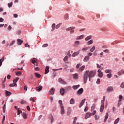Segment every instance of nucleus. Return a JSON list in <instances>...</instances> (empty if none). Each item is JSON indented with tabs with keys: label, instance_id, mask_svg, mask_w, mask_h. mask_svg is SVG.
Returning <instances> with one entry per match:
<instances>
[{
	"label": "nucleus",
	"instance_id": "obj_1",
	"mask_svg": "<svg viewBox=\"0 0 124 124\" xmlns=\"http://www.w3.org/2000/svg\"><path fill=\"white\" fill-rule=\"evenodd\" d=\"M96 74V73H95V71H90L89 72V71H86L83 75V82L84 84L87 83L88 77L89 81H91V80H92V78H93V77L95 76Z\"/></svg>",
	"mask_w": 124,
	"mask_h": 124
},
{
	"label": "nucleus",
	"instance_id": "obj_2",
	"mask_svg": "<svg viewBox=\"0 0 124 124\" xmlns=\"http://www.w3.org/2000/svg\"><path fill=\"white\" fill-rule=\"evenodd\" d=\"M83 92H84V89H83V88H80L79 90H78L77 91V94L78 95H81V94H82V93H83Z\"/></svg>",
	"mask_w": 124,
	"mask_h": 124
},
{
	"label": "nucleus",
	"instance_id": "obj_3",
	"mask_svg": "<svg viewBox=\"0 0 124 124\" xmlns=\"http://www.w3.org/2000/svg\"><path fill=\"white\" fill-rule=\"evenodd\" d=\"M92 117V114L90 112H87L85 116V120H87V119H89V118H91Z\"/></svg>",
	"mask_w": 124,
	"mask_h": 124
},
{
	"label": "nucleus",
	"instance_id": "obj_4",
	"mask_svg": "<svg viewBox=\"0 0 124 124\" xmlns=\"http://www.w3.org/2000/svg\"><path fill=\"white\" fill-rule=\"evenodd\" d=\"M55 93V88H52L49 91L48 93V94H50V95H52Z\"/></svg>",
	"mask_w": 124,
	"mask_h": 124
},
{
	"label": "nucleus",
	"instance_id": "obj_5",
	"mask_svg": "<svg viewBox=\"0 0 124 124\" xmlns=\"http://www.w3.org/2000/svg\"><path fill=\"white\" fill-rule=\"evenodd\" d=\"M113 91H114V88L112 86H109L107 89V92H108L109 93L113 92Z\"/></svg>",
	"mask_w": 124,
	"mask_h": 124
},
{
	"label": "nucleus",
	"instance_id": "obj_6",
	"mask_svg": "<svg viewBox=\"0 0 124 124\" xmlns=\"http://www.w3.org/2000/svg\"><path fill=\"white\" fill-rule=\"evenodd\" d=\"M80 50H78V51L77 52H75L74 53H73L72 54V57L73 58H75V57H76V56H78V55H79V54H80Z\"/></svg>",
	"mask_w": 124,
	"mask_h": 124
},
{
	"label": "nucleus",
	"instance_id": "obj_7",
	"mask_svg": "<svg viewBox=\"0 0 124 124\" xmlns=\"http://www.w3.org/2000/svg\"><path fill=\"white\" fill-rule=\"evenodd\" d=\"M61 115H63L64 114L65 111H64V108L63 107V105H62L61 107Z\"/></svg>",
	"mask_w": 124,
	"mask_h": 124
},
{
	"label": "nucleus",
	"instance_id": "obj_8",
	"mask_svg": "<svg viewBox=\"0 0 124 124\" xmlns=\"http://www.w3.org/2000/svg\"><path fill=\"white\" fill-rule=\"evenodd\" d=\"M59 81L61 84L63 85H66V82L64 81V80H62V78H60L59 79Z\"/></svg>",
	"mask_w": 124,
	"mask_h": 124
},
{
	"label": "nucleus",
	"instance_id": "obj_9",
	"mask_svg": "<svg viewBox=\"0 0 124 124\" xmlns=\"http://www.w3.org/2000/svg\"><path fill=\"white\" fill-rule=\"evenodd\" d=\"M49 119L50 120L51 124H53V123H54V117L53 116V115L50 114V115H49Z\"/></svg>",
	"mask_w": 124,
	"mask_h": 124
},
{
	"label": "nucleus",
	"instance_id": "obj_10",
	"mask_svg": "<svg viewBox=\"0 0 124 124\" xmlns=\"http://www.w3.org/2000/svg\"><path fill=\"white\" fill-rule=\"evenodd\" d=\"M85 101H86L85 99H83L81 101L80 103L79 104V108H81L82 107V106H83V105L84 104V103H85Z\"/></svg>",
	"mask_w": 124,
	"mask_h": 124
},
{
	"label": "nucleus",
	"instance_id": "obj_11",
	"mask_svg": "<svg viewBox=\"0 0 124 124\" xmlns=\"http://www.w3.org/2000/svg\"><path fill=\"white\" fill-rule=\"evenodd\" d=\"M85 67H86L85 66V65H83L82 66L79 68V69L78 70V72H82V71H83V70L85 69Z\"/></svg>",
	"mask_w": 124,
	"mask_h": 124
},
{
	"label": "nucleus",
	"instance_id": "obj_12",
	"mask_svg": "<svg viewBox=\"0 0 124 124\" xmlns=\"http://www.w3.org/2000/svg\"><path fill=\"white\" fill-rule=\"evenodd\" d=\"M89 60L90 57L88 56H86L83 59V62H88Z\"/></svg>",
	"mask_w": 124,
	"mask_h": 124
},
{
	"label": "nucleus",
	"instance_id": "obj_13",
	"mask_svg": "<svg viewBox=\"0 0 124 124\" xmlns=\"http://www.w3.org/2000/svg\"><path fill=\"white\" fill-rule=\"evenodd\" d=\"M108 117H109V114H108V112H107L106 113L105 117V119L104 120V123H106V122L107 121V119H108Z\"/></svg>",
	"mask_w": 124,
	"mask_h": 124
},
{
	"label": "nucleus",
	"instance_id": "obj_14",
	"mask_svg": "<svg viewBox=\"0 0 124 124\" xmlns=\"http://www.w3.org/2000/svg\"><path fill=\"white\" fill-rule=\"evenodd\" d=\"M49 69H50V67L49 66H46V69H45V74H47V73H48Z\"/></svg>",
	"mask_w": 124,
	"mask_h": 124
},
{
	"label": "nucleus",
	"instance_id": "obj_15",
	"mask_svg": "<svg viewBox=\"0 0 124 124\" xmlns=\"http://www.w3.org/2000/svg\"><path fill=\"white\" fill-rule=\"evenodd\" d=\"M73 78L77 80V79H78L79 78V76H78V74H74L73 75Z\"/></svg>",
	"mask_w": 124,
	"mask_h": 124
},
{
	"label": "nucleus",
	"instance_id": "obj_16",
	"mask_svg": "<svg viewBox=\"0 0 124 124\" xmlns=\"http://www.w3.org/2000/svg\"><path fill=\"white\" fill-rule=\"evenodd\" d=\"M60 93L61 95H64V89L61 88L60 89Z\"/></svg>",
	"mask_w": 124,
	"mask_h": 124
},
{
	"label": "nucleus",
	"instance_id": "obj_17",
	"mask_svg": "<svg viewBox=\"0 0 124 124\" xmlns=\"http://www.w3.org/2000/svg\"><path fill=\"white\" fill-rule=\"evenodd\" d=\"M23 42H24V41H22L20 39H17V44H18V45H21L22 43H23Z\"/></svg>",
	"mask_w": 124,
	"mask_h": 124
},
{
	"label": "nucleus",
	"instance_id": "obj_18",
	"mask_svg": "<svg viewBox=\"0 0 124 124\" xmlns=\"http://www.w3.org/2000/svg\"><path fill=\"white\" fill-rule=\"evenodd\" d=\"M104 109V104H101L100 111L101 113H102L103 112V110Z\"/></svg>",
	"mask_w": 124,
	"mask_h": 124
},
{
	"label": "nucleus",
	"instance_id": "obj_19",
	"mask_svg": "<svg viewBox=\"0 0 124 124\" xmlns=\"http://www.w3.org/2000/svg\"><path fill=\"white\" fill-rule=\"evenodd\" d=\"M80 45V41H76L75 43V47H78Z\"/></svg>",
	"mask_w": 124,
	"mask_h": 124
},
{
	"label": "nucleus",
	"instance_id": "obj_20",
	"mask_svg": "<svg viewBox=\"0 0 124 124\" xmlns=\"http://www.w3.org/2000/svg\"><path fill=\"white\" fill-rule=\"evenodd\" d=\"M22 116L24 119H28V116H27V113H26L25 112L22 113Z\"/></svg>",
	"mask_w": 124,
	"mask_h": 124
},
{
	"label": "nucleus",
	"instance_id": "obj_21",
	"mask_svg": "<svg viewBox=\"0 0 124 124\" xmlns=\"http://www.w3.org/2000/svg\"><path fill=\"white\" fill-rule=\"evenodd\" d=\"M51 27H52L51 31H55V29H56V24L53 23Z\"/></svg>",
	"mask_w": 124,
	"mask_h": 124
},
{
	"label": "nucleus",
	"instance_id": "obj_22",
	"mask_svg": "<svg viewBox=\"0 0 124 124\" xmlns=\"http://www.w3.org/2000/svg\"><path fill=\"white\" fill-rule=\"evenodd\" d=\"M75 29V27H70L66 29V31H72V30H74Z\"/></svg>",
	"mask_w": 124,
	"mask_h": 124
},
{
	"label": "nucleus",
	"instance_id": "obj_23",
	"mask_svg": "<svg viewBox=\"0 0 124 124\" xmlns=\"http://www.w3.org/2000/svg\"><path fill=\"white\" fill-rule=\"evenodd\" d=\"M92 35H89L86 38H85V40L86 41H89V40H90V39H92Z\"/></svg>",
	"mask_w": 124,
	"mask_h": 124
},
{
	"label": "nucleus",
	"instance_id": "obj_24",
	"mask_svg": "<svg viewBox=\"0 0 124 124\" xmlns=\"http://www.w3.org/2000/svg\"><path fill=\"white\" fill-rule=\"evenodd\" d=\"M75 104V100H74V99L72 98L70 100V104Z\"/></svg>",
	"mask_w": 124,
	"mask_h": 124
},
{
	"label": "nucleus",
	"instance_id": "obj_25",
	"mask_svg": "<svg viewBox=\"0 0 124 124\" xmlns=\"http://www.w3.org/2000/svg\"><path fill=\"white\" fill-rule=\"evenodd\" d=\"M83 38H84V35H81L80 36L76 38V40H80V39H83Z\"/></svg>",
	"mask_w": 124,
	"mask_h": 124
},
{
	"label": "nucleus",
	"instance_id": "obj_26",
	"mask_svg": "<svg viewBox=\"0 0 124 124\" xmlns=\"http://www.w3.org/2000/svg\"><path fill=\"white\" fill-rule=\"evenodd\" d=\"M3 61H4V57H3L2 59H0V66H1Z\"/></svg>",
	"mask_w": 124,
	"mask_h": 124
},
{
	"label": "nucleus",
	"instance_id": "obj_27",
	"mask_svg": "<svg viewBox=\"0 0 124 124\" xmlns=\"http://www.w3.org/2000/svg\"><path fill=\"white\" fill-rule=\"evenodd\" d=\"M12 93H11V92H9L7 91H6V96H9V95H11Z\"/></svg>",
	"mask_w": 124,
	"mask_h": 124
},
{
	"label": "nucleus",
	"instance_id": "obj_28",
	"mask_svg": "<svg viewBox=\"0 0 124 124\" xmlns=\"http://www.w3.org/2000/svg\"><path fill=\"white\" fill-rule=\"evenodd\" d=\"M36 90H37V91H38V92H40V91H41V90H42V86H40L38 87H37Z\"/></svg>",
	"mask_w": 124,
	"mask_h": 124
},
{
	"label": "nucleus",
	"instance_id": "obj_29",
	"mask_svg": "<svg viewBox=\"0 0 124 124\" xmlns=\"http://www.w3.org/2000/svg\"><path fill=\"white\" fill-rule=\"evenodd\" d=\"M93 40H91L87 42V45H91V44H93Z\"/></svg>",
	"mask_w": 124,
	"mask_h": 124
},
{
	"label": "nucleus",
	"instance_id": "obj_30",
	"mask_svg": "<svg viewBox=\"0 0 124 124\" xmlns=\"http://www.w3.org/2000/svg\"><path fill=\"white\" fill-rule=\"evenodd\" d=\"M98 76L100 78H102L103 77V72H100L98 74Z\"/></svg>",
	"mask_w": 124,
	"mask_h": 124
},
{
	"label": "nucleus",
	"instance_id": "obj_31",
	"mask_svg": "<svg viewBox=\"0 0 124 124\" xmlns=\"http://www.w3.org/2000/svg\"><path fill=\"white\" fill-rule=\"evenodd\" d=\"M107 77L108 78V79H110L112 77V74L109 73L107 75Z\"/></svg>",
	"mask_w": 124,
	"mask_h": 124
},
{
	"label": "nucleus",
	"instance_id": "obj_32",
	"mask_svg": "<svg viewBox=\"0 0 124 124\" xmlns=\"http://www.w3.org/2000/svg\"><path fill=\"white\" fill-rule=\"evenodd\" d=\"M16 75L17 76H20V75H22V73L21 72V71L17 72L16 73Z\"/></svg>",
	"mask_w": 124,
	"mask_h": 124
},
{
	"label": "nucleus",
	"instance_id": "obj_33",
	"mask_svg": "<svg viewBox=\"0 0 124 124\" xmlns=\"http://www.w3.org/2000/svg\"><path fill=\"white\" fill-rule=\"evenodd\" d=\"M105 72H106V73H112V70H109V69L106 70Z\"/></svg>",
	"mask_w": 124,
	"mask_h": 124
},
{
	"label": "nucleus",
	"instance_id": "obj_34",
	"mask_svg": "<svg viewBox=\"0 0 124 124\" xmlns=\"http://www.w3.org/2000/svg\"><path fill=\"white\" fill-rule=\"evenodd\" d=\"M120 122V118H118L114 122V124H117Z\"/></svg>",
	"mask_w": 124,
	"mask_h": 124
},
{
	"label": "nucleus",
	"instance_id": "obj_35",
	"mask_svg": "<svg viewBox=\"0 0 124 124\" xmlns=\"http://www.w3.org/2000/svg\"><path fill=\"white\" fill-rule=\"evenodd\" d=\"M61 25H62V23H59L57 24L55 27V29L58 30V29L61 27Z\"/></svg>",
	"mask_w": 124,
	"mask_h": 124
},
{
	"label": "nucleus",
	"instance_id": "obj_36",
	"mask_svg": "<svg viewBox=\"0 0 124 124\" xmlns=\"http://www.w3.org/2000/svg\"><path fill=\"white\" fill-rule=\"evenodd\" d=\"M70 52H71L70 50H69L68 51L67 56L68 57V58H71V54H70Z\"/></svg>",
	"mask_w": 124,
	"mask_h": 124
},
{
	"label": "nucleus",
	"instance_id": "obj_37",
	"mask_svg": "<svg viewBox=\"0 0 124 124\" xmlns=\"http://www.w3.org/2000/svg\"><path fill=\"white\" fill-rule=\"evenodd\" d=\"M21 113H22V110H20V108L17 109V115H19Z\"/></svg>",
	"mask_w": 124,
	"mask_h": 124
},
{
	"label": "nucleus",
	"instance_id": "obj_38",
	"mask_svg": "<svg viewBox=\"0 0 124 124\" xmlns=\"http://www.w3.org/2000/svg\"><path fill=\"white\" fill-rule=\"evenodd\" d=\"M35 76H36V77H37V78H40V77H41V75H40V74H38V73H35Z\"/></svg>",
	"mask_w": 124,
	"mask_h": 124
},
{
	"label": "nucleus",
	"instance_id": "obj_39",
	"mask_svg": "<svg viewBox=\"0 0 124 124\" xmlns=\"http://www.w3.org/2000/svg\"><path fill=\"white\" fill-rule=\"evenodd\" d=\"M12 4H13V3L12 2H11L10 3H8V7H9V8H10V7H12Z\"/></svg>",
	"mask_w": 124,
	"mask_h": 124
},
{
	"label": "nucleus",
	"instance_id": "obj_40",
	"mask_svg": "<svg viewBox=\"0 0 124 124\" xmlns=\"http://www.w3.org/2000/svg\"><path fill=\"white\" fill-rule=\"evenodd\" d=\"M123 99V95H119V102H121Z\"/></svg>",
	"mask_w": 124,
	"mask_h": 124
},
{
	"label": "nucleus",
	"instance_id": "obj_41",
	"mask_svg": "<svg viewBox=\"0 0 124 124\" xmlns=\"http://www.w3.org/2000/svg\"><path fill=\"white\" fill-rule=\"evenodd\" d=\"M94 50H95V46H94L90 49V52H93Z\"/></svg>",
	"mask_w": 124,
	"mask_h": 124
},
{
	"label": "nucleus",
	"instance_id": "obj_42",
	"mask_svg": "<svg viewBox=\"0 0 124 124\" xmlns=\"http://www.w3.org/2000/svg\"><path fill=\"white\" fill-rule=\"evenodd\" d=\"M76 121H77V117H75L74 118V121H73V124H76Z\"/></svg>",
	"mask_w": 124,
	"mask_h": 124
},
{
	"label": "nucleus",
	"instance_id": "obj_43",
	"mask_svg": "<svg viewBox=\"0 0 124 124\" xmlns=\"http://www.w3.org/2000/svg\"><path fill=\"white\" fill-rule=\"evenodd\" d=\"M16 85H17V84H16V83L14 82L12 84H10V87H14L16 86Z\"/></svg>",
	"mask_w": 124,
	"mask_h": 124
},
{
	"label": "nucleus",
	"instance_id": "obj_44",
	"mask_svg": "<svg viewBox=\"0 0 124 124\" xmlns=\"http://www.w3.org/2000/svg\"><path fill=\"white\" fill-rule=\"evenodd\" d=\"M68 59V56H66L63 59V62H66Z\"/></svg>",
	"mask_w": 124,
	"mask_h": 124
},
{
	"label": "nucleus",
	"instance_id": "obj_45",
	"mask_svg": "<svg viewBox=\"0 0 124 124\" xmlns=\"http://www.w3.org/2000/svg\"><path fill=\"white\" fill-rule=\"evenodd\" d=\"M18 80H19V78H16L15 79L13 80V82L16 83H17V82H18Z\"/></svg>",
	"mask_w": 124,
	"mask_h": 124
},
{
	"label": "nucleus",
	"instance_id": "obj_46",
	"mask_svg": "<svg viewBox=\"0 0 124 124\" xmlns=\"http://www.w3.org/2000/svg\"><path fill=\"white\" fill-rule=\"evenodd\" d=\"M120 87L122 89H124V82L121 83Z\"/></svg>",
	"mask_w": 124,
	"mask_h": 124
},
{
	"label": "nucleus",
	"instance_id": "obj_47",
	"mask_svg": "<svg viewBox=\"0 0 124 124\" xmlns=\"http://www.w3.org/2000/svg\"><path fill=\"white\" fill-rule=\"evenodd\" d=\"M92 114V116H93L96 114V110H93V113H91Z\"/></svg>",
	"mask_w": 124,
	"mask_h": 124
},
{
	"label": "nucleus",
	"instance_id": "obj_48",
	"mask_svg": "<svg viewBox=\"0 0 124 124\" xmlns=\"http://www.w3.org/2000/svg\"><path fill=\"white\" fill-rule=\"evenodd\" d=\"M59 103L60 104L61 107H62V105H62V101L60 100L59 101Z\"/></svg>",
	"mask_w": 124,
	"mask_h": 124
},
{
	"label": "nucleus",
	"instance_id": "obj_49",
	"mask_svg": "<svg viewBox=\"0 0 124 124\" xmlns=\"http://www.w3.org/2000/svg\"><path fill=\"white\" fill-rule=\"evenodd\" d=\"M4 121H5V116L4 115L3 117L2 121V124H3Z\"/></svg>",
	"mask_w": 124,
	"mask_h": 124
},
{
	"label": "nucleus",
	"instance_id": "obj_50",
	"mask_svg": "<svg viewBox=\"0 0 124 124\" xmlns=\"http://www.w3.org/2000/svg\"><path fill=\"white\" fill-rule=\"evenodd\" d=\"M89 110V108L88 107H86L84 108V112H87Z\"/></svg>",
	"mask_w": 124,
	"mask_h": 124
},
{
	"label": "nucleus",
	"instance_id": "obj_51",
	"mask_svg": "<svg viewBox=\"0 0 124 124\" xmlns=\"http://www.w3.org/2000/svg\"><path fill=\"white\" fill-rule=\"evenodd\" d=\"M26 102H27L26 101L22 100L20 102V103H21V104H25V103H26Z\"/></svg>",
	"mask_w": 124,
	"mask_h": 124
},
{
	"label": "nucleus",
	"instance_id": "obj_52",
	"mask_svg": "<svg viewBox=\"0 0 124 124\" xmlns=\"http://www.w3.org/2000/svg\"><path fill=\"white\" fill-rule=\"evenodd\" d=\"M99 118V116H97V115H95L94 116V118L95 119V120L96 121L97 120H98V118Z\"/></svg>",
	"mask_w": 124,
	"mask_h": 124
},
{
	"label": "nucleus",
	"instance_id": "obj_53",
	"mask_svg": "<svg viewBox=\"0 0 124 124\" xmlns=\"http://www.w3.org/2000/svg\"><path fill=\"white\" fill-rule=\"evenodd\" d=\"M82 51H88V47H85V48H82Z\"/></svg>",
	"mask_w": 124,
	"mask_h": 124
},
{
	"label": "nucleus",
	"instance_id": "obj_54",
	"mask_svg": "<svg viewBox=\"0 0 124 124\" xmlns=\"http://www.w3.org/2000/svg\"><path fill=\"white\" fill-rule=\"evenodd\" d=\"M48 45L47 44H44L43 45L42 47H43L44 48H45L46 47H47Z\"/></svg>",
	"mask_w": 124,
	"mask_h": 124
},
{
	"label": "nucleus",
	"instance_id": "obj_55",
	"mask_svg": "<svg viewBox=\"0 0 124 124\" xmlns=\"http://www.w3.org/2000/svg\"><path fill=\"white\" fill-rule=\"evenodd\" d=\"M96 83L97 84H100V79L98 78L97 80Z\"/></svg>",
	"mask_w": 124,
	"mask_h": 124
},
{
	"label": "nucleus",
	"instance_id": "obj_56",
	"mask_svg": "<svg viewBox=\"0 0 124 124\" xmlns=\"http://www.w3.org/2000/svg\"><path fill=\"white\" fill-rule=\"evenodd\" d=\"M30 100H31V101H33V102H35V101L34 100V99H33V98L32 97H31Z\"/></svg>",
	"mask_w": 124,
	"mask_h": 124
},
{
	"label": "nucleus",
	"instance_id": "obj_57",
	"mask_svg": "<svg viewBox=\"0 0 124 124\" xmlns=\"http://www.w3.org/2000/svg\"><path fill=\"white\" fill-rule=\"evenodd\" d=\"M118 75H119V76H121V75H123V74L121 73V71H119L117 73Z\"/></svg>",
	"mask_w": 124,
	"mask_h": 124
},
{
	"label": "nucleus",
	"instance_id": "obj_58",
	"mask_svg": "<svg viewBox=\"0 0 124 124\" xmlns=\"http://www.w3.org/2000/svg\"><path fill=\"white\" fill-rule=\"evenodd\" d=\"M27 109L28 111H30L31 110V108H30L29 106H27Z\"/></svg>",
	"mask_w": 124,
	"mask_h": 124
},
{
	"label": "nucleus",
	"instance_id": "obj_59",
	"mask_svg": "<svg viewBox=\"0 0 124 124\" xmlns=\"http://www.w3.org/2000/svg\"><path fill=\"white\" fill-rule=\"evenodd\" d=\"M80 66H81V65H80V64H78L76 65V68H79V67H80Z\"/></svg>",
	"mask_w": 124,
	"mask_h": 124
},
{
	"label": "nucleus",
	"instance_id": "obj_60",
	"mask_svg": "<svg viewBox=\"0 0 124 124\" xmlns=\"http://www.w3.org/2000/svg\"><path fill=\"white\" fill-rule=\"evenodd\" d=\"M14 18H17L18 17V15L14 14Z\"/></svg>",
	"mask_w": 124,
	"mask_h": 124
},
{
	"label": "nucleus",
	"instance_id": "obj_61",
	"mask_svg": "<svg viewBox=\"0 0 124 124\" xmlns=\"http://www.w3.org/2000/svg\"><path fill=\"white\" fill-rule=\"evenodd\" d=\"M73 89H74V90H76L77 89V86L76 85H74L73 86Z\"/></svg>",
	"mask_w": 124,
	"mask_h": 124
},
{
	"label": "nucleus",
	"instance_id": "obj_62",
	"mask_svg": "<svg viewBox=\"0 0 124 124\" xmlns=\"http://www.w3.org/2000/svg\"><path fill=\"white\" fill-rule=\"evenodd\" d=\"M93 55V53H91V52H90L89 53H88V57H91V56H92Z\"/></svg>",
	"mask_w": 124,
	"mask_h": 124
},
{
	"label": "nucleus",
	"instance_id": "obj_63",
	"mask_svg": "<svg viewBox=\"0 0 124 124\" xmlns=\"http://www.w3.org/2000/svg\"><path fill=\"white\" fill-rule=\"evenodd\" d=\"M120 72H121V73H122V74H124V69H121L120 70Z\"/></svg>",
	"mask_w": 124,
	"mask_h": 124
},
{
	"label": "nucleus",
	"instance_id": "obj_64",
	"mask_svg": "<svg viewBox=\"0 0 124 124\" xmlns=\"http://www.w3.org/2000/svg\"><path fill=\"white\" fill-rule=\"evenodd\" d=\"M4 19L2 17L0 18V22H3Z\"/></svg>",
	"mask_w": 124,
	"mask_h": 124
}]
</instances>
